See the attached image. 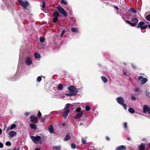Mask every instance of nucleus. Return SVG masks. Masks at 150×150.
<instances>
[{
    "label": "nucleus",
    "mask_w": 150,
    "mask_h": 150,
    "mask_svg": "<svg viewBox=\"0 0 150 150\" xmlns=\"http://www.w3.org/2000/svg\"><path fill=\"white\" fill-rule=\"evenodd\" d=\"M124 127L125 129H127V123L125 122L124 124Z\"/></svg>",
    "instance_id": "nucleus-39"
},
{
    "label": "nucleus",
    "mask_w": 150,
    "mask_h": 150,
    "mask_svg": "<svg viewBox=\"0 0 150 150\" xmlns=\"http://www.w3.org/2000/svg\"><path fill=\"white\" fill-rule=\"evenodd\" d=\"M21 6L24 8L26 9L27 7L29 5V2L27 1H23L22 3L21 4Z\"/></svg>",
    "instance_id": "nucleus-10"
},
{
    "label": "nucleus",
    "mask_w": 150,
    "mask_h": 150,
    "mask_svg": "<svg viewBox=\"0 0 150 150\" xmlns=\"http://www.w3.org/2000/svg\"><path fill=\"white\" fill-rule=\"evenodd\" d=\"M40 40L41 42H44L45 39L43 38L40 37Z\"/></svg>",
    "instance_id": "nucleus-30"
},
{
    "label": "nucleus",
    "mask_w": 150,
    "mask_h": 150,
    "mask_svg": "<svg viewBox=\"0 0 150 150\" xmlns=\"http://www.w3.org/2000/svg\"><path fill=\"white\" fill-rule=\"evenodd\" d=\"M35 56L36 58H40L39 54L38 53H36L35 54Z\"/></svg>",
    "instance_id": "nucleus-27"
},
{
    "label": "nucleus",
    "mask_w": 150,
    "mask_h": 150,
    "mask_svg": "<svg viewBox=\"0 0 150 150\" xmlns=\"http://www.w3.org/2000/svg\"><path fill=\"white\" fill-rule=\"evenodd\" d=\"M63 86L61 84H59L57 86V88L58 90H61L63 88Z\"/></svg>",
    "instance_id": "nucleus-24"
},
{
    "label": "nucleus",
    "mask_w": 150,
    "mask_h": 150,
    "mask_svg": "<svg viewBox=\"0 0 150 150\" xmlns=\"http://www.w3.org/2000/svg\"><path fill=\"white\" fill-rule=\"evenodd\" d=\"M101 78L104 83H106L108 81L107 79L105 76H102Z\"/></svg>",
    "instance_id": "nucleus-22"
},
{
    "label": "nucleus",
    "mask_w": 150,
    "mask_h": 150,
    "mask_svg": "<svg viewBox=\"0 0 150 150\" xmlns=\"http://www.w3.org/2000/svg\"><path fill=\"white\" fill-rule=\"evenodd\" d=\"M30 127L32 129H36L37 128L36 125L33 123H31L30 124Z\"/></svg>",
    "instance_id": "nucleus-23"
},
{
    "label": "nucleus",
    "mask_w": 150,
    "mask_h": 150,
    "mask_svg": "<svg viewBox=\"0 0 150 150\" xmlns=\"http://www.w3.org/2000/svg\"><path fill=\"white\" fill-rule=\"evenodd\" d=\"M66 95L67 96H74V94H72L71 93H67L66 94Z\"/></svg>",
    "instance_id": "nucleus-33"
},
{
    "label": "nucleus",
    "mask_w": 150,
    "mask_h": 150,
    "mask_svg": "<svg viewBox=\"0 0 150 150\" xmlns=\"http://www.w3.org/2000/svg\"><path fill=\"white\" fill-rule=\"evenodd\" d=\"M68 89L70 92L74 96L76 95L78 93V91L76 88L74 86L71 85L69 86L67 88Z\"/></svg>",
    "instance_id": "nucleus-3"
},
{
    "label": "nucleus",
    "mask_w": 150,
    "mask_h": 150,
    "mask_svg": "<svg viewBox=\"0 0 150 150\" xmlns=\"http://www.w3.org/2000/svg\"><path fill=\"white\" fill-rule=\"evenodd\" d=\"M106 139L108 140H109V139H110V138L109 137H106Z\"/></svg>",
    "instance_id": "nucleus-52"
},
{
    "label": "nucleus",
    "mask_w": 150,
    "mask_h": 150,
    "mask_svg": "<svg viewBox=\"0 0 150 150\" xmlns=\"http://www.w3.org/2000/svg\"><path fill=\"white\" fill-rule=\"evenodd\" d=\"M146 95L149 98H150V93L148 91H146Z\"/></svg>",
    "instance_id": "nucleus-34"
},
{
    "label": "nucleus",
    "mask_w": 150,
    "mask_h": 150,
    "mask_svg": "<svg viewBox=\"0 0 150 150\" xmlns=\"http://www.w3.org/2000/svg\"><path fill=\"white\" fill-rule=\"evenodd\" d=\"M149 146L150 147V143L149 144Z\"/></svg>",
    "instance_id": "nucleus-60"
},
{
    "label": "nucleus",
    "mask_w": 150,
    "mask_h": 150,
    "mask_svg": "<svg viewBox=\"0 0 150 150\" xmlns=\"http://www.w3.org/2000/svg\"><path fill=\"white\" fill-rule=\"evenodd\" d=\"M6 146H9L11 145V143L9 141H8L6 142Z\"/></svg>",
    "instance_id": "nucleus-37"
},
{
    "label": "nucleus",
    "mask_w": 150,
    "mask_h": 150,
    "mask_svg": "<svg viewBox=\"0 0 150 150\" xmlns=\"http://www.w3.org/2000/svg\"><path fill=\"white\" fill-rule=\"evenodd\" d=\"M81 110V108H78L76 109V111L77 112H79Z\"/></svg>",
    "instance_id": "nucleus-38"
},
{
    "label": "nucleus",
    "mask_w": 150,
    "mask_h": 150,
    "mask_svg": "<svg viewBox=\"0 0 150 150\" xmlns=\"http://www.w3.org/2000/svg\"><path fill=\"white\" fill-rule=\"evenodd\" d=\"M26 64L28 65H30L32 63L31 59L29 57L26 58L25 61Z\"/></svg>",
    "instance_id": "nucleus-11"
},
{
    "label": "nucleus",
    "mask_w": 150,
    "mask_h": 150,
    "mask_svg": "<svg viewBox=\"0 0 150 150\" xmlns=\"http://www.w3.org/2000/svg\"><path fill=\"white\" fill-rule=\"evenodd\" d=\"M65 32V30L64 29L62 30V31L61 33V37H62L63 36V35H64V33Z\"/></svg>",
    "instance_id": "nucleus-41"
},
{
    "label": "nucleus",
    "mask_w": 150,
    "mask_h": 150,
    "mask_svg": "<svg viewBox=\"0 0 150 150\" xmlns=\"http://www.w3.org/2000/svg\"><path fill=\"white\" fill-rule=\"evenodd\" d=\"M53 16L54 17L53 20V21L54 23H55L58 20L57 17H60V16L59 12H55L53 14Z\"/></svg>",
    "instance_id": "nucleus-7"
},
{
    "label": "nucleus",
    "mask_w": 150,
    "mask_h": 150,
    "mask_svg": "<svg viewBox=\"0 0 150 150\" xmlns=\"http://www.w3.org/2000/svg\"><path fill=\"white\" fill-rule=\"evenodd\" d=\"M83 112H81L80 113L76 115L74 117V119H78L81 117L83 115Z\"/></svg>",
    "instance_id": "nucleus-13"
},
{
    "label": "nucleus",
    "mask_w": 150,
    "mask_h": 150,
    "mask_svg": "<svg viewBox=\"0 0 150 150\" xmlns=\"http://www.w3.org/2000/svg\"><path fill=\"white\" fill-rule=\"evenodd\" d=\"M16 126L15 124H12L10 127H8L7 129V131H8L11 129H13L16 127Z\"/></svg>",
    "instance_id": "nucleus-16"
},
{
    "label": "nucleus",
    "mask_w": 150,
    "mask_h": 150,
    "mask_svg": "<svg viewBox=\"0 0 150 150\" xmlns=\"http://www.w3.org/2000/svg\"><path fill=\"white\" fill-rule=\"evenodd\" d=\"M29 113L28 112H25V115H26V116L28 115H29Z\"/></svg>",
    "instance_id": "nucleus-51"
},
{
    "label": "nucleus",
    "mask_w": 150,
    "mask_h": 150,
    "mask_svg": "<svg viewBox=\"0 0 150 150\" xmlns=\"http://www.w3.org/2000/svg\"><path fill=\"white\" fill-rule=\"evenodd\" d=\"M146 19L148 21H150V15H148L146 17Z\"/></svg>",
    "instance_id": "nucleus-32"
},
{
    "label": "nucleus",
    "mask_w": 150,
    "mask_h": 150,
    "mask_svg": "<svg viewBox=\"0 0 150 150\" xmlns=\"http://www.w3.org/2000/svg\"><path fill=\"white\" fill-rule=\"evenodd\" d=\"M86 110L88 111L90 110V108L89 106H87L86 107Z\"/></svg>",
    "instance_id": "nucleus-40"
},
{
    "label": "nucleus",
    "mask_w": 150,
    "mask_h": 150,
    "mask_svg": "<svg viewBox=\"0 0 150 150\" xmlns=\"http://www.w3.org/2000/svg\"><path fill=\"white\" fill-rule=\"evenodd\" d=\"M61 2L62 4H67V1L65 0H62L61 1Z\"/></svg>",
    "instance_id": "nucleus-29"
},
{
    "label": "nucleus",
    "mask_w": 150,
    "mask_h": 150,
    "mask_svg": "<svg viewBox=\"0 0 150 150\" xmlns=\"http://www.w3.org/2000/svg\"><path fill=\"white\" fill-rule=\"evenodd\" d=\"M131 21L133 23H131L128 20H126L125 21L130 25L134 27V26L138 22V20L137 18H134L132 19Z\"/></svg>",
    "instance_id": "nucleus-4"
},
{
    "label": "nucleus",
    "mask_w": 150,
    "mask_h": 150,
    "mask_svg": "<svg viewBox=\"0 0 150 150\" xmlns=\"http://www.w3.org/2000/svg\"><path fill=\"white\" fill-rule=\"evenodd\" d=\"M132 11L134 13H136V11L134 9L132 8Z\"/></svg>",
    "instance_id": "nucleus-49"
},
{
    "label": "nucleus",
    "mask_w": 150,
    "mask_h": 150,
    "mask_svg": "<svg viewBox=\"0 0 150 150\" xmlns=\"http://www.w3.org/2000/svg\"><path fill=\"white\" fill-rule=\"evenodd\" d=\"M17 1L19 2L20 4H21V3H22V2L23 1L22 0H17Z\"/></svg>",
    "instance_id": "nucleus-47"
},
{
    "label": "nucleus",
    "mask_w": 150,
    "mask_h": 150,
    "mask_svg": "<svg viewBox=\"0 0 150 150\" xmlns=\"http://www.w3.org/2000/svg\"><path fill=\"white\" fill-rule=\"evenodd\" d=\"M30 138L32 139L33 141L36 144L39 143L42 144L45 139V138L43 137H41L39 136H32L30 137Z\"/></svg>",
    "instance_id": "nucleus-1"
},
{
    "label": "nucleus",
    "mask_w": 150,
    "mask_h": 150,
    "mask_svg": "<svg viewBox=\"0 0 150 150\" xmlns=\"http://www.w3.org/2000/svg\"><path fill=\"white\" fill-rule=\"evenodd\" d=\"M139 89L138 88H136L135 89V91H136V92H137L139 91Z\"/></svg>",
    "instance_id": "nucleus-50"
},
{
    "label": "nucleus",
    "mask_w": 150,
    "mask_h": 150,
    "mask_svg": "<svg viewBox=\"0 0 150 150\" xmlns=\"http://www.w3.org/2000/svg\"><path fill=\"white\" fill-rule=\"evenodd\" d=\"M71 146L72 149H75L76 147V145L74 143H72L71 144Z\"/></svg>",
    "instance_id": "nucleus-28"
},
{
    "label": "nucleus",
    "mask_w": 150,
    "mask_h": 150,
    "mask_svg": "<svg viewBox=\"0 0 150 150\" xmlns=\"http://www.w3.org/2000/svg\"><path fill=\"white\" fill-rule=\"evenodd\" d=\"M68 11H69L70 10V9H68Z\"/></svg>",
    "instance_id": "nucleus-62"
},
{
    "label": "nucleus",
    "mask_w": 150,
    "mask_h": 150,
    "mask_svg": "<svg viewBox=\"0 0 150 150\" xmlns=\"http://www.w3.org/2000/svg\"><path fill=\"white\" fill-rule=\"evenodd\" d=\"M4 130L5 129V128L6 127V126L5 125H4Z\"/></svg>",
    "instance_id": "nucleus-56"
},
{
    "label": "nucleus",
    "mask_w": 150,
    "mask_h": 150,
    "mask_svg": "<svg viewBox=\"0 0 150 150\" xmlns=\"http://www.w3.org/2000/svg\"><path fill=\"white\" fill-rule=\"evenodd\" d=\"M43 4L42 5V8H44L45 7V3L44 1H42Z\"/></svg>",
    "instance_id": "nucleus-42"
},
{
    "label": "nucleus",
    "mask_w": 150,
    "mask_h": 150,
    "mask_svg": "<svg viewBox=\"0 0 150 150\" xmlns=\"http://www.w3.org/2000/svg\"><path fill=\"white\" fill-rule=\"evenodd\" d=\"M82 125V123H80V125Z\"/></svg>",
    "instance_id": "nucleus-59"
},
{
    "label": "nucleus",
    "mask_w": 150,
    "mask_h": 150,
    "mask_svg": "<svg viewBox=\"0 0 150 150\" xmlns=\"http://www.w3.org/2000/svg\"><path fill=\"white\" fill-rule=\"evenodd\" d=\"M71 30L72 32L75 33H78V32L77 29L75 28H71Z\"/></svg>",
    "instance_id": "nucleus-26"
},
{
    "label": "nucleus",
    "mask_w": 150,
    "mask_h": 150,
    "mask_svg": "<svg viewBox=\"0 0 150 150\" xmlns=\"http://www.w3.org/2000/svg\"><path fill=\"white\" fill-rule=\"evenodd\" d=\"M131 99L133 100H135L136 99V98L134 96L131 97Z\"/></svg>",
    "instance_id": "nucleus-43"
},
{
    "label": "nucleus",
    "mask_w": 150,
    "mask_h": 150,
    "mask_svg": "<svg viewBox=\"0 0 150 150\" xmlns=\"http://www.w3.org/2000/svg\"><path fill=\"white\" fill-rule=\"evenodd\" d=\"M69 108V104L67 103V104H66V105H65L64 109V110H66L67 109H68Z\"/></svg>",
    "instance_id": "nucleus-36"
},
{
    "label": "nucleus",
    "mask_w": 150,
    "mask_h": 150,
    "mask_svg": "<svg viewBox=\"0 0 150 150\" xmlns=\"http://www.w3.org/2000/svg\"><path fill=\"white\" fill-rule=\"evenodd\" d=\"M48 130L50 133L53 132L54 128L52 125L49 126L48 128Z\"/></svg>",
    "instance_id": "nucleus-17"
},
{
    "label": "nucleus",
    "mask_w": 150,
    "mask_h": 150,
    "mask_svg": "<svg viewBox=\"0 0 150 150\" xmlns=\"http://www.w3.org/2000/svg\"><path fill=\"white\" fill-rule=\"evenodd\" d=\"M35 150H40L39 148H36L35 149Z\"/></svg>",
    "instance_id": "nucleus-55"
},
{
    "label": "nucleus",
    "mask_w": 150,
    "mask_h": 150,
    "mask_svg": "<svg viewBox=\"0 0 150 150\" xmlns=\"http://www.w3.org/2000/svg\"><path fill=\"white\" fill-rule=\"evenodd\" d=\"M70 138V136L69 134H67L64 139V141H67L69 140Z\"/></svg>",
    "instance_id": "nucleus-21"
},
{
    "label": "nucleus",
    "mask_w": 150,
    "mask_h": 150,
    "mask_svg": "<svg viewBox=\"0 0 150 150\" xmlns=\"http://www.w3.org/2000/svg\"><path fill=\"white\" fill-rule=\"evenodd\" d=\"M30 118L31 119V121L35 123H37L38 122V120L37 117L35 116L34 115L31 116Z\"/></svg>",
    "instance_id": "nucleus-9"
},
{
    "label": "nucleus",
    "mask_w": 150,
    "mask_h": 150,
    "mask_svg": "<svg viewBox=\"0 0 150 150\" xmlns=\"http://www.w3.org/2000/svg\"><path fill=\"white\" fill-rule=\"evenodd\" d=\"M2 132V129L1 128H0V134H1Z\"/></svg>",
    "instance_id": "nucleus-53"
},
{
    "label": "nucleus",
    "mask_w": 150,
    "mask_h": 150,
    "mask_svg": "<svg viewBox=\"0 0 150 150\" xmlns=\"http://www.w3.org/2000/svg\"><path fill=\"white\" fill-rule=\"evenodd\" d=\"M143 112L144 113L148 112L150 114V108L147 105H145L143 106Z\"/></svg>",
    "instance_id": "nucleus-8"
},
{
    "label": "nucleus",
    "mask_w": 150,
    "mask_h": 150,
    "mask_svg": "<svg viewBox=\"0 0 150 150\" xmlns=\"http://www.w3.org/2000/svg\"><path fill=\"white\" fill-rule=\"evenodd\" d=\"M86 138H87V137H85V139H86Z\"/></svg>",
    "instance_id": "nucleus-63"
},
{
    "label": "nucleus",
    "mask_w": 150,
    "mask_h": 150,
    "mask_svg": "<svg viewBox=\"0 0 150 150\" xmlns=\"http://www.w3.org/2000/svg\"><path fill=\"white\" fill-rule=\"evenodd\" d=\"M148 26L149 28L150 29V25H149Z\"/></svg>",
    "instance_id": "nucleus-58"
},
{
    "label": "nucleus",
    "mask_w": 150,
    "mask_h": 150,
    "mask_svg": "<svg viewBox=\"0 0 150 150\" xmlns=\"http://www.w3.org/2000/svg\"><path fill=\"white\" fill-rule=\"evenodd\" d=\"M57 8L58 9L61 14H63L65 17L67 16L68 15L67 12L65 11L64 9L61 6H57Z\"/></svg>",
    "instance_id": "nucleus-5"
},
{
    "label": "nucleus",
    "mask_w": 150,
    "mask_h": 150,
    "mask_svg": "<svg viewBox=\"0 0 150 150\" xmlns=\"http://www.w3.org/2000/svg\"><path fill=\"white\" fill-rule=\"evenodd\" d=\"M132 66H133V67H134V68H135V67H134V66H133V65H132Z\"/></svg>",
    "instance_id": "nucleus-61"
},
{
    "label": "nucleus",
    "mask_w": 150,
    "mask_h": 150,
    "mask_svg": "<svg viewBox=\"0 0 150 150\" xmlns=\"http://www.w3.org/2000/svg\"><path fill=\"white\" fill-rule=\"evenodd\" d=\"M42 79L41 77L40 76H38L37 79V81L38 82H40Z\"/></svg>",
    "instance_id": "nucleus-35"
},
{
    "label": "nucleus",
    "mask_w": 150,
    "mask_h": 150,
    "mask_svg": "<svg viewBox=\"0 0 150 150\" xmlns=\"http://www.w3.org/2000/svg\"><path fill=\"white\" fill-rule=\"evenodd\" d=\"M129 111L131 113H134L135 112V110L132 108H129L128 109Z\"/></svg>",
    "instance_id": "nucleus-25"
},
{
    "label": "nucleus",
    "mask_w": 150,
    "mask_h": 150,
    "mask_svg": "<svg viewBox=\"0 0 150 150\" xmlns=\"http://www.w3.org/2000/svg\"><path fill=\"white\" fill-rule=\"evenodd\" d=\"M145 23L142 21L140 22L138 25V28H140L142 30H144L147 27V25H144Z\"/></svg>",
    "instance_id": "nucleus-6"
},
{
    "label": "nucleus",
    "mask_w": 150,
    "mask_h": 150,
    "mask_svg": "<svg viewBox=\"0 0 150 150\" xmlns=\"http://www.w3.org/2000/svg\"><path fill=\"white\" fill-rule=\"evenodd\" d=\"M148 81V80L146 78H143L142 79L141 81V84L142 85H143L145 84L146 82H147Z\"/></svg>",
    "instance_id": "nucleus-20"
},
{
    "label": "nucleus",
    "mask_w": 150,
    "mask_h": 150,
    "mask_svg": "<svg viewBox=\"0 0 150 150\" xmlns=\"http://www.w3.org/2000/svg\"><path fill=\"white\" fill-rule=\"evenodd\" d=\"M125 147L124 146L122 145L116 147V150H122L125 149Z\"/></svg>",
    "instance_id": "nucleus-14"
},
{
    "label": "nucleus",
    "mask_w": 150,
    "mask_h": 150,
    "mask_svg": "<svg viewBox=\"0 0 150 150\" xmlns=\"http://www.w3.org/2000/svg\"><path fill=\"white\" fill-rule=\"evenodd\" d=\"M70 112V110L69 109H67L66 111L64 113V115H63V117H64L65 118H66L67 116H68V113Z\"/></svg>",
    "instance_id": "nucleus-15"
},
{
    "label": "nucleus",
    "mask_w": 150,
    "mask_h": 150,
    "mask_svg": "<svg viewBox=\"0 0 150 150\" xmlns=\"http://www.w3.org/2000/svg\"><path fill=\"white\" fill-rule=\"evenodd\" d=\"M8 150H10V149H8Z\"/></svg>",
    "instance_id": "nucleus-64"
},
{
    "label": "nucleus",
    "mask_w": 150,
    "mask_h": 150,
    "mask_svg": "<svg viewBox=\"0 0 150 150\" xmlns=\"http://www.w3.org/2000/svg\"><path fill=\"white\" fill-rule=\"evenodd\" d=\"M143 78V76H139L138 78V80L139 81H140Z\"/></svg>",
    "instance_id": "nucleus-45"
},
{
    "label": "nucleus",
    "mask_w": 150,
    "mask_h": 150,
    "mask_svg": "<svg viewBox=\"0 0 150 150\" xmlns=\"http://www.w3.org/2000/svg\"><path fill=\"white\" fill-rule=\"evenodd\" d=\"M116 100L119 104L122 105L125 109H127V106L124 103L125 101L123 97H118L116 98Z\"/></svg>",
    "instance_id": "nucleus-2"
},
{
    "label": "nucleus",
    "mask_w": 150,
    "mask_h": 150,
    "mask_svg": "<svg viewBox=\"0 0 150 150\" xmlns=\"http://www.w3.org/2000/svg\"><path fill=\"white\" fill-rule=\"evenodd\" d=\"M127 139L128 140H130V138H127Z\"/></svg>",
    "instance_id": "nucleus-57"
},
{
    "label": "nucleus",
    "mask_w": 150,
    "mask_h": 150,
    "mask_svg": "<svg viewBox=\"0 0 150 150\" xmlns=\"http://www.w3.org/2000/svg\"><path fill=\"white\" fill-rule=\"evenodd\" d=\"M16 135V132L13 131H11L9 134L8 137L9 138H11L13 137L14 136Z\"/></svg>",
    "instance_id": "nucleus-12"
},
{
    "label": "nucleus",
    "mask_w": 150,
    "mask_h": 150,
    "mask_svg": "<svg viewBox=\"0 0 150 150\" xmlns=\"http://www.w3.org/2000/svg\"><path fill=\"white\" fill-rule=\"evenodd\" d=\"M3 144L1 143H0V148H2L3 147Z\"/></svg>",
    "instance_id": "nucleus-46"
},
{
    "label": "nucleus",
    "mask_w": 150,
    "mask_h": 150,
    "mask_svg": "<svg viewBox=\"0 0 150 150\" xmlns=\"http://www.w3.org/2000/svg\"><path fill=\"white\" fill-rule=\"evenodd\" d=\"M115 8L117 9H118L119 8H118V7L117 6H115Z\"/></svg>",
    "instance_id": "nucleus-54"
},
{
    "label": "nucleus",
    "mask_w": 150,
    "mask_h": 150,
    "mask_svg": "<svg viewBox=\"0 0 150 150\" xmlns=\"http://www.w3.org/2000/svg\"><path fill=\"white\" fill-rule=\"evenodd\" d=\"M82 143L83 144H86V141L83 138L82 139Z\"/></svg>",
    "instance_id": "nucleus-31"
},
{
    "label": "nucleus",
    "mask_w": 150,
    "mask_h": 150,
    "mask_svg": "<svg viewBox=\"0 0 150 150\" xmlns=\"http://www.w3.org/2000/svg\"><path fill=\"white\" fill-rule=\"evenodd\" d=\"M41 116V114L40 112L39 111L38 114V116L39 117V118H40Z\"/></svg>",
    "instance_id": "nucleus-44"
},
{
    "label": "nucleus",
    "mask_w": 150,
    "mask_h": 150,
    "mask_svg": "<svg viewBox=\"0 0 150 150\" xmlns=\"http://www.w3.org/2000/svg\"><path fill=\"white\" fill-rule=\"evenodd\" d=\"M61 146H53L52 148L54 150H60Z\"/></svg>",
    "instance_id": "nucleus-19"
},
{
    "label": "nucleus",
    "mask_w": 150,
    "mask_h": 150,
    "mask_svg": "<svg viewBox=\"0 0 150 150\" xmlns=\"http://www.w3.org/2000/svg\"><path fill=\"white\" fill-rule=\"evenodd\" d=\"M13 150H20L19 148H14Z\"/></svg>",
    "instance_id": "nucleus-48"
},
{
    "label": "nucleus",
    "mask_w": 150,
    "mask_h": 150,
    "mask_svg": "<svg viewBox=\"0 0 150 150\" xmlns=\"http://www.w3.org/2000/svg\"><path fill=\"white\" fill-rule=\"evenodd\" d=\"M139 148L140 150H145V146L144 144H141L139 146Z\"/></svg>",
    "instance_id": "nucleus-18"
}]
</instances>
